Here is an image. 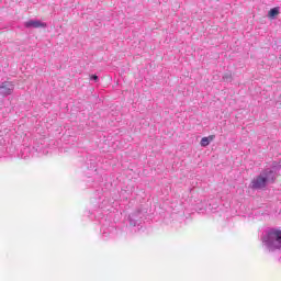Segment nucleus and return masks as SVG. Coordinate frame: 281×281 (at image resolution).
<instances>
[{
  "instance_id": "f257e3e1",
  "label": "nucleus",
  "mask_w": 281,
  "mask_h": 281,
  "mask_svg": "<svg viewBox=\"0 0 281 281\" xmlns=\"http://www.w3.org/2000/svg\"><path fill=\"white\" fill-rule=\"evenodd\" d=\"M262 240L268 245V247L280 249L281 248V231L278 228L270 229L267 236L262 238Z\"/></svg>"
},
{
  "instance_id": "f03ea898",
  "label": "nucleus",
  "mask_w": 281,
  "mask_h": 281,
  "mask_svg": "<svg viewBox=\"0 0 281 281\" xmlns=\"http://www.w3.org/2000/svg\"><path fill=\"white\" fill-rule=\"evenodd\" d=\"M263 175H265V177L263 176H257L251 181L252 190H262L263 188H267V181H268L267 177H269V175H273V171L272 170L266 171Z\"/></svg>"
},
{
  "instance_id": "7ed1b4c3",
  "label": "nucleus",
  "mask_w": 281,
  "mask_h": 281,
  "mask_svg": "<svg viewBox=\"0 0 281 281\" xmlns=\"http://www.w3.org/2000/svg\"><path fill=\"white\" fill-rule=\"evenodd\" d=\"M0 91L4 97L12 95V92L14 91V83L12 81L2 82L0 85Z\"/></svg>"
},
{
  "instance_id": "20e7f679",
  "label": "nucleus",
  "mask_w": 281,
  "mask_h": 281,
  "mask_svg": "<svg viewBox=\"0 0 281 281\" xmlns=\"http://www.w3.org/2000/svg\"><path fill=\"white\" fill-rule=\"evenodd\" d=\"M25 27H47V24L45 22H41L38 20H30L27 22H25Z\"/></svg>"
},
{
  "instance_id": "39448f33",
  "label": "nucleus",
  "mask_w": 281,
  "mask_h": 281,
  "mask_svg": "<svg viewBox=\"0 0 281 281\" xmlns=\"http://www.w3.org/2000/svg\"><path fill=\"white\" fill-rule=\"evenodd\" d=\"M214 135H210L207 137H203L200 142L201 146L205 147V146H210V142H214Z\"/></svg>"
},
{
  "instance_id": "423d86ee",
  "label": "nucleus",
  "mask_w": 281,
  "mask_h": 281,
  "mask_svg": "<svg viewBox=\"0 0 281 281\" xmlns=\"http://www.w3.org/2000/svg\"><path fill=\"white\" fill-rule=\"evenodd\" d=\"M278 14H280L279 8L270 9V11L268 12L269 19H276V16H278Z\"/></svg>"
},
{
  "instance_id": "0eeeda50",
  "label": "nucleus",
  "mask_w": 281,
  "mask_h": 281,
  "mask_svg": "<svg viewBox=\"0 0 281 281\" xmlns=\"http://www.w3.org/2000/svg\"><path fill=\"white\" fill-rule=\"evenodd\" d=\"M90 80H94V82H98L99 78L97 75H91Z\"/></svg>"
}]
</instances>
